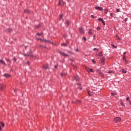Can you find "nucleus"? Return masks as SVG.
Returning <instances> with one entry per match:
<instances>
[{
    "label": "nucleus",
    "mask_w": 131,
    "mask_h": 131,
    "mask_svg": "<svg viewBox=\"0 0 131 131\" xmlns=\"http://www.w3.org/2000/svg\"><path fill=\"white\" fill-rule=\"evenodd\" d=\"M92 61L93 62V63H94V64H96V61H95V59H93V60H92Z\"/></svg>",
    "instance_id": "72a5a7b5"
},
{
    "label": "nucleus",
    "mask_w": 131,
    "mask_h": 131,
    "mask_svg": "<svg viewBox=\"0 0 131 131\" xmlns=\"http://www.w3.org/2000/svg\"><path fill=\"white\" fill-rule=\"evenodd\" d=\"M62 18H63V15L62 14H60L59 15V19H60V20H61V19H62Z\"/></svg>",
    "instance_id": "4be33fe9"
},
{
    "label": "nucleus",
    "mask_w": 131,
    "mask_h": 131,
    "mask_svg": "<svg viewBox=\"0 0 131 131\" xmlns=\"http://www.w3.org/2000/svg\"><path fill=\"white\" fill-rule=\"evenodd\" d=\"M89 34H90V35L93 34V33L92 32V29H90V30H89Z\"/></svg>",
    "instance_id": "412c9836"
},
{
    "label": "nucleus",
    "mask_w": 131,
    "mask_h": 131,
    "mask_svg": "<svg viewBox=\"0 0 131 131\" xmlns=\"http://www.w3.org/2000/svg\"><path fill=\"white\" fill-rule=\"evenodd\" d=\"M126 101H128V102H129V98L127 97V98H126Z\"/></svg>",
    "instance_id": "2f4dec72"
},
{
    "label": "nucleus",
    "mask_w": 131,
    "mask_h": 131,
    "mask_svg": "<svg viewBox=\"0 0 131 131\" xmlns=\"http://www.w3.org/2000/svg\"><path fill=\"white\" fill-rule=\"evenodd\" d=\"M61 46H63V47H66V46H67V45L66 43H62Z\"/></svg>",
    "instance_id": "bb28decb"
},
{
    "label": "nucleus",
    "mask_w": 131,
    "mask_h": 131,
    "mask_svg": "<svg viewBox=\"0 0 131 131\" xmlns=\"http://www.w3.org/2000/svg\"><path fill=\"white\" fill-rule=\"evenodd\" d=\"M115 122H119L121 121V118L120 117H116L114 119Z\"/></svg>",
    "instance_id": "7ed1b4c3"
},
{
    "label": "nucleus",
    "mask_w": 131,
    "mask_h": 131,
    "mask_svg": "<svg viewBox=\"0 0 131 131\" xmlns=\"http://www.w3.org/2000/svg\"><path fill=\"white\" fill-rule=\"evenodd\" d=\"M97 30H100V29H101V28H100V27H97Z\"/></svg>",
    "instance_id": "c85d7f7f"
},
{
    "label": "nucleus",
    "mask_w": 131,
    "mask_h": 131,
    "mask_svg": "<svg viewBox=\"0 0 131 131\" xmlns=\"http://www.w3.org/2000/svg\"><path fill=\"white\" fill-rule=\"evenodd\" d=\"M7 60V61H10V60H9V59H6Z\"/></svg>",
    "instance_id": "8fccbe9b"
},
{
    "label": "nucleus",
    "mask_w": 131,
    "mask_h": 131,
    "mask_svg": "<svg viewBox=\"0 0 131 131\" xmlns=\"http://www.w3.org/2000/svg\"><path fill=\"white\" fill-rule=\"evenodd\" d=\"M13 59H14V61H16V58H14Z\"/></svg>",
    "instance_id": "09e8293b"
},
{
    "label": "nucleus",
    "mask_w": 131,
    "mask_h": 131,
    "mask_svg": "<svg viewBox=\"0 0 131 131\" xmlns=\"http://www.w3.org/2000/svg\"><path fill=\"white\" fill-rule=\"evenodd\" d=\"M0 124H1V126H2V127H5V123L3 122H0Z\"/></svg>",
    "instance_id": "4468645a"
},
{
    "label": "nucleus",
    "mask_w": 131,
    "mask_h": 131,
    "mask_svg": "<svg viewBox=\"0 0 131 131\" xmlns=\"http://www.w3.org/2000/svg\"><path fill=\"white\" fill-rule=\"evenodd\" d=\"M94 51H97L98 52V50L97 48H94Z\"/></svg>",
    "instance_id": "473e14b6"
},
{
    "label": "nucleus",
    "mask_w": 131,
    "mask_h": 131,
    "mask_svg": "<svg viewBox=\"0 0 131 131\" xmlns=\"http://www.w3.org/2000/svg\"><path fill=\"white\" fill-rule=\"evenodd\" d=\"M79 31H80V32H82V28H80V29H79Z\"/></svg>",
    "instance_id": "cd10ccee"
},
{
    "label": "nucleus",
    "mask_w": 131,
    "mask_h": 131,
    "mask_svg": "<svg viewBox=\"0 0 131 131\" xmlns=\"http://www.w3.org/2000/svg\"><path fill=\"white\" fill-rule=\"evenodd\" d=\"M112 96H115L116 95H117V94L115 92H112L111 93Z\"/></svg>",
    "instance_id": "f3484780"
},
{
    "label": "nucleus",
    "mask_w": 131,
    "mask_h": 131,
    "mask_svg": "<svg viewBox=\"0 0 131 131\" xmlns=\"http://www.w3.org/2000/svg\"><path fill=\"white\" fill-rule=\"evenodd\" d=\"M69 23H70L69 20H67L66 24H67V25H68H68H69Z\"/></svg>",
    "instance_id": "a878e982"
},
{
    "label": "nucleus",
    "mask_w": 131,
    "mask_h": 131,
    "mask_svg": "<svg viewBox=\"0 0 131 131\" xmlns=\"http://www.w3.org/2000/svg\"><path fill=\"white\" fill-rule=\"evenodd\" d=\"M94 94V93H93L91 91H88V95L89 96H93V95Z\"/></svg>",
    "instance_id": "9b49d317"
},
{
    "label": "nucleus",
    "mask_w": 131,
    "mask_h": 131,
    "mask_svg": "<svg viewBox=\"0 0 131 131\" xmlns=\"http://www.w3.org/2000/svg\"><path fill=\"white\" fill-rule=\"evenodd\" d=\"M60 55H62V56H64V57H67L68 56V54H66L63 52H60Z\"/></svg>",
    "instance_id": "9d476101"
},
{
    "label": "nucleus",
    "mask_w": 131,
    "mask_h": 131,
    "mask_svg": "<svg viewBox=\"0 0 131 131\" xmlns=\"http://www.w3.org/2000/svg\"><path fill=\"white\" fill-rule=\"evenodd\" d=\"M129 104L131 105V101H129Z\"/></svg>",
    "instance_id": "49530a36"
},
{
    "label": "nucleus",
    "mask_w": 131,
    "mask_h": 131,
    "mask_svg": "<svg viewBox=\"0 0 131 131\" xmlns=\"http://www.w3.org/2000/svg\"><path fill=\"white\" fill-rule=\"evenodd\" d=\"M43 69H49V65L48 64H45V66H43Z\"/></svg>",
    "instance_id": "1a4fd4ad"
},
{
    "label": "nucleus",
    "mask_w": 131,
    "mask_h": 131,
    "mask_svg": "<svg viewBox=\"0 0 131 131\" xmlns=\"http://www.w3.org/2000/svg\"><path fill=\"white\" fill-rule=\"evenodd\" d=\"M5 85L1 84H0V90H3L4 89H5Z\"/></svg>",
    "instance_id": "6e6552de"
},
{
    "label": "nucleus",
    "mask_w": 131,
    "mask_h": 131,
    "mask_svg": "<svg viewBox=\"0 0 131 131\" xmlns=\"http://www.w3.org/2000/svg\"><path fill=\"white\" fill-rule=\"evenodd\" d=\"M37 35H41V34H40V33H37Z\"/></svg>",
    "instance_id": "a19ab883"
},
{
    "label": "nucleus",
    "mask_w": 131,
    "mask_h": 131,
    "mask_svg": "<svg viewBox=\"0 0 131 131\" xmlns=\"http://www.w3.org/2000/svg\"><path fill=\"white\" fill-rule=\"evenodd\" d=\"M24 12H25V13H29V10L26 9L24 10Z\"/></svg>",
    "instance_id": "aec40b11"
},
{
    "label": "nucleus",
    "mask_w": 131,
    "mask_h": 131,
    "mask_svg": "<svg viewBox=\"0 0 131 131\" xmlns=\"http://www.w3.org/2000/svg\"><path fill=\"white\" fill-rule=\"evenodd\" d=\"M2 130V127L0 126V131Z\"/></svg>",
    "instance_id": "a18cd8bd"
},
{
    "label": "nucleus",
    "mask_w": 131,
    "mask_h": 131,
    "mask_svg": "<svg viewBox=\"0 0 131 131\" xmlns=\"http://www.w3.org/2000/svg\"><path fill=\"white\" fill-rule=\"evenodd\" d=\"M37 39L40 40V41H45L46 42H51L50 41H49L46 39H38V38H37Z\"/></svg>",
    "instance_id": "39448f33"
},
{
    "label": "nucleus",
    "mask_w": 131,
    "mask_h": 131,
    "mask_svg": "<svg viewBox=\"0 0 131 131\" xmlns=\"http://www.w3.org/2000/svg\"><path fill=\"white\" fill-rule=\"evenodd\" d=\"M9 31H11V29H10V30H9Z\"/></svg>",
    "instance_id": "864d4df0"
},
{
    "label": "nucleus",
    "mask_w": 131,
    "mask_h": 131,
    "mask_svg": "<svg viewBox=\"0 0 131 131\" xmlns=\"http://www.w3.org/2000/svg\"><path fill=\"white\" fill-rule=\"evenodd\" d=\"M102 23H103V25H105V21H104V20H102Z\"/></svg>",
    "instance_id": "4c0bfd02"
},
{
    "label": "nucleus",
    "mask_w": 131,
    "mask_h": 131,
    "mask_svg": "<svg viewBox=\"0 0 131 131\" xmlns=\"http://www.w3.org/2000/svg\"><path fill=\"white\" fill-rule=\"evenodd\" d=\"M83 39H84V40L85 41H86V38L85 37H84L83 38Z\"/></svg>",
    "instance_id": "c756f323"
},
{
    "label": "nucleus",
    "mask_w": 131,
    "mask_h": 131,
    "mask_svg": "<svg viewBox=\"0 0 131 131\" xmlns=\"http://www.w3.org/2000/svg\"><path fill=\"white\" fill-rule=\"evenodd\" d=\"M58 4L59 6H65L66 3H64L63 1H59Z\"/></svg>",
    "instance_id": "20e7f679"
},
{
    "label": "nucleus",
    "mask_w": 131,
    "mask_h": 131,
    "mask_svg": "<svg viewBox=\"0 0 131 131\" xmlns=\"http://www.w3.org/2000/svg\"><path fill=\"white\" fill-rule=\"evenodd\" d=\"M98 56H99V57H100V58L102 57H103V55H102V52L99 53V54H98Z\"/></svg>",
    "instance_id": "a211bd4d"
},
{
    "label": "nucleus",
    "mask_w": 131,
    "mask_h": 131,
    "mask_svg": "<svg viewBox=\"0 0 131 131\" xmlns=\"http://www.w3.org/2000/svg\"><path fill=\"white\" fill-rule=\"evenodd\" d=\"M111 46H112V47H113V48H114L115 49H116L117 47H116V46H115V45H114V44H111Z\"/></svg>",
    "instance_id": "5701e85b"
},
{
    "label": "nucleus",
    "mask_w": 131,
    "mask_h": 131,
    "mask_svg": "<svg viewBox=\"0 0 131 131\" xmlns=\"http://www.w3.org/2000/svg\"><path fill=\"white\" fill-rule=\"evenodd\" d=\"M76 52H78V50L77 49H76Z\"/></svg>",
    "instance_id": "de8ad7c7"
},
{
    "label": "nucleus",
    "mask_w": 131,
    "mask_h": 131,
    "mask_svg": "<svg viewBox=\"0 0 131 131\" xmlns=\"http://www.w3.org/2000/svg\"><path fill=\"white\" fill-rule=\"evenodd\" d=\"M105 60H106V58H105V57H103L102 59L100 60V64L101 65H104L105 64Z\"/></svg>",
    "instance_id": "f03ea898"
},
{
    "label": "nucleus",
    "mask_w": 131,
    "mask_h": 131,
    "mask_svg": "<svg viewBox=\"0 0 131 131\" xmlns=\"http://www.w3.org/2000/svg\"><path fill=\"white\" fill-rule=\"evenodd\" d=\"M97 72H98L99 73V74H100L101 75V76H104V75L101 72V71H100V70L97 69Z\"/></svg>",
    "instance_id": "0eeeda50"
},
{
    "label": "nucleus",
    "mask_w": 131,
    "mask_h": 131,
    "mask_svg": "<svg viewBox=\"0 0 131 131\" xmlns=\"http://www.w3.org/2000/svg\"><path fill=\"white\" fill-rule=\"evenodd\" d=\"M117 12H118V13L119 12H120V10L118 9H117Z\"/></svg>",
    "instance_id": "58836bf2"
},
{
    "label": "nucleus",
    "mask_w": 131,
    "mask_h": 131,
    "mask_svg": "<svg viewBox=\"0 0 131 131\" xmlns=\"http://www.w3.org/2000/svg\"><path fill=\"white\" fill-rule=\"evenodd\" d=\"M36 27H37V28H38L39 27H40V25H39L37 26Z\"/></svg>",
    "instance_id": "e433bc0d"
},
{
    "label": "nucleus",
    "mask_w": 131,
    "mask_h": 131,
    "mask_svg": "<svg viewBox=\"0 0 131 131\" xmlns=\"http://www.w3.org/2000/svg\"><path fill=\"white\" fill-rule=\"evenodd\" d=\"M79 102H81V100H79Z\"/></svg>",
    "instance_id": "603ef678"
},
{
    "label": "nucleus",
    "mask_w": 131,
    "mask_h": 131,
    "mask_svg": "<svg viewBox=\"0 0 131 131\" xmlns=\"http://www.w3.org/2000/svg\"><path fill=\"white\" fill-rule=\"evenodd\" d=\"M57 66H54V68H57Z\"/></svg>",
    "instance_id": "c03bdc74"
},
{
    "label": "nucleus",
    "mask_w": 131,
    "mask_h": 131,
    "mask_svg": "<svg viewBox=\"0 0 131 131\" xmlns=\"http://www.w3.org/2000/svg\"><path fill=\"white\" fill-rule=\"evenodd\" d=\"M92 18H95V16L93 15H91Z\"/></svg>",
    "instance_id": "79ce46f5"
},
{
    "label": "nucleus",
    "mask_w": 131,
    "mask_h": 131,
    "mask_svg": "<svg viewBox=\"0 0 131 131\" xmlns=\"http://www.w3.org/2000/svg\"><path fill=\"white\" fill-rule=\"evenodd\" d=\"M4 76H5V77H7V78H8V77H10V75L8 74H5L4 75Z\"/></svg>",
    "instance_id": "2eb2a0df"
},
{
    "label": "nucleus",
    "mask_w": 131,
    "mask_h": 131,
    "mask_svg": "<svg viewBox=\"0 0 131 131\" xmlns=\"http://www.w3.org/2000/svg\"><path fill=\"white\" fill-rule=\"evenodd\" d=\"M126 54V52H124L123 55V60L125 63H127V60H126V56H125V54Z\"/></svg>",
    "instance_id": "f257e3e1"
},
{
    "label": "nucleus",
    "mask_w": 131,
    "mask_h": 131,
    "mask_svg": "<svg viewBox=\"0 0 131 131\" xmlns=\"http://www.w3.org/2000/svg\"><path fill=\"white\" fill-rule=\"evenodd\" d=\"M74 79H75L77 81L79 80V77L78 76L74 77Z\"/></svg>",
    "instance_id": "dca6fc26"
},
{
    "label": "nucleus",
    "mask_w": 131,
    "mask_h": 131,
    "mask_svg": "<svg viewBox=\"0 0 131 131\" xmlns=\"http://www.w3.org/2000/svg\"><path fill=\"white\" fill-rule=\"evenodd\" d=\"M121 105H122V106H124V104H123V102H121Z\"/></svg>",
    "instance_id": "f704fd0d"
},
{
    "label": "nucleus",
    "mask_w": 131,
    "mask_h": 131,
    "mask_svg": "<svg viewBox=\"0 0 131 131\" xmlns=\"http://www.w3.org/2000/svg\"><path fill=\"white\" fill-rule=\"evenodd\" d=\"M80 90H81V88H80Z\"/></svg>",
    "instance_id": "5fc2aeb1"
},
{
    "label": "nucleus",
    "mask_w": 131,
    "mask_h": 131,
    "mask_svg": "<svg viewBox=\"0 0 131 131\" xmlns=\"http://www.w3.org/2000/svg\"><path fill=\"white\" fill-rule=\"evenodd\" d=\"M0 63H1L2 64H3L4 65H6V62H5L3 60V59H1L0 60Z\"/></svg>",
    "instance_id": "f8f14e48"
},
{
    "label": "nucleus",
    "mask_w": 131,
    "mask_h": 131,
    "mask_svg": "<svg viewBox=\"0 0 131 131\" xmlns=\"http://www.w3.org/2000/svg\"><path fill=\"white\" fill-rule=\"evenodd\" d=\"M116 37L118 41H119L120 40V38H119V36H118V35H116Z\"/></svg>",
    "instance_id": "ddd939ff"
},
{
    "label": "nucleus",
    "mask_w": 131,
    "mask_h": 131,
    "mask_svg": "<svg viewBox=\"0 0 131 131\" xmlns=\"http://www.w3.org/2000/svg\"><path fill=\"white\" fill-rule=\"evenodd\" d=\"M99 21H101L102 22L103 19H102V18H100L98 19Z\"/></svg>",
    "instance_id": "7c9ffc66"
},
{
    "label": "nucleus",
    "mask_w": 131,
    "mask_h": 131,
    "mask_svg": "<svg viewBox=\"0 0 131 131\" xmlns=\"http://www.w3.org/2000/svg\"><path fill=\"white\" fill-rule=\"evenodd\" d=\"M96 10H99V11H103V8L101 7H95Z\"/></svg>",
    "instance_id": "423d86ee"
},
{
    "label": "nucleus",
    "mask_w": 131,
    "mask_h": 131,
    "mask_svg": "<svg viewBox=\"0 0 131 131\" xmlns=\"http://www.w3.org/2000/svg\"><path fill=\"white\" fill-rule=\"evenodd\" d=\"M122 72L123 73H126V71H125L124 69L122 70Z\"/></svg>",
    "instance_id": "b1692460"
},
{
    "label": "nucleus",
    "mask_w": 131,
    "mask_h": 131,
    "mask_svg": "<svg viewBox=\"0 0 131 131\" xmlns=\"http://www.w3.org/2000/svg\"><path fill=\"white\" fill-rule=\"evenodd\" d=\"M63 75H65V74L61 73V76H63Z\"/></svg>",
    "instance_id": "ea45409f"
},
{
    "label": "nucleus",
    "mask_w": 131,
    "mask_h": 131,
    "mask_svg": "<svg viewBox=\"0 0 131 131\" xmlns=\"http://www.w3.org/2000/svg\"><path fill=\"white\" fill-rule=\"evenodd\" d=\"M110 16H113V14L112 13H110Z\"/></svg>",
    "instance_id": "37998d69"
},
{
    "label": "nucleus",
    "mask_w": 131,
    "mask_h": 131,
    "mask_svg": "<svg viewBox=\"0 0 131 131\" xmlns=\"http://www.w3.org/2000/svg\"><path fill=\"white\" fill-rule=\"evenodd\" d=\"M90 71V72H95L94 71V70H93L92 69H89L88 72H89Z\"/></svg>",
    "instance_id": "6ab92c4d"
},
{
    "label": "nucleus",
    "mask_w": 131,
    "mask_h": 131,
    "mask_svg": "<svg viewBox=\"0 0 131 131\" xmlns=\"http://www.w3.org/2000/svg\"><path fill=\"white\" fill-rule=\"evenodd\" d=\"M78 85H80V84H78Z\"/></svg>",
    "instance_id": "3c124183"
},
{
    "label": "nucleus",
    "mask_w": 131,
    "mask_h": 131,
    "mask_svg": "<svg viewBox=\"0 0 131 131\" xmlns=\"http://www.w3.org/2000/svg\"><path fill=\"white\" fill-rule=\"evenodd\" d=\"M104 11L105 14H107L108 13V9H104Z\"/></svg>",
    "instance_id": "393cba45"
},
{
    "label": "nucleus",
    "mask_w": 131,
    "mask_h": 131,
    "mask_svg": "<svg viewBox=\"0 0 131 131\" xmlns=\"http://www.w3.org/2000/svg\"><path fill=\"white\" fill-rule=\"evenodd\" d=\"M108 73H113V71H110L108 72Z\"/></svg>",
    "instance_id": "c9c22d12"
}]
</instances>
